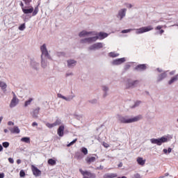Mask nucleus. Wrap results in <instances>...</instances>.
Wrapping results in <instances>:
<instances>
[{
    "mask_svg": "<svg viewBox=\"0 0 178 178\" xmlns=\"http://www.w3.org/2000/svg\"><path fill=\"white\" fill-rule=\"evenodd\" d=\"M161 29H162V26L159 25V26H157L155 28V30H161Z\"/></svg>",
    "mask_w": 178,
    "mask_h": 178,
    "instance_id": "55",
    "label": "nucleus"
},
{
    "mask_svg": "<svg viewBox=\"0 0 178 178\" xmlns=\"http://www.w3.org/2000/svg\"><path fill=\"white\" fill-rule=\"evenodd\" d=\"M8 126H14L15 125V122H12V121H9L8 122Z\"/></svg>",
    "mask_w": 178,
    "mask_h": 178,
    "instance_id": "53",
    "label": "nucleus"
},
{
    "mask_svg": "<svg viewBox=\"0 0 178 178\" xmlns=\"http://www.w3.org/2000/svg\"><path fill=\"white\" fill-rule=\"evenodd\" d=\"M31 66L35 70H38V67H40V63L35 62L34 59H31Z\"/></svg>",
    "mask_w": 178,
    "mask_h": 178,
    "instance_id": "17",
    "label": "nucleus"
},
{
    "mask_svg": "<svg viewBox=\"0 0 178 178\" xmlns=\"http://www.w3.org/2000/svg\"><path fill=\"white\" fill-rule=\"evenodd\" d=\"M22 12L24 13V15L33 13V12H34V8L33 6H25V8H23Z\"/></svg>",
    "mask_w": 178,
    "mask_h": 178,
    "instance_id": "11",
    "label": "nucleus"
},
{
    "mask_svg": "<svg viewBox=\"0 0 178 178\" xmlns=\"http://www.w3.org/2000/svg\"><path fill=\"white\" fill-rule=\"evenodd\" d=\"M32 126H33V127H34L35 126H38V123L34 122L32 123Z\"/></svg>",
    "mask_w": 178,
    "mask_h": 178,
    "instance_id": "58",
    "label": "nucleus"
},
{
    "mask_svg": "<svg viewBox=\"0 0 178 178\" xmlns=\"http://www.w3.org/2000/svg\"><path fill=\"white\" fill-rule=\"evenodd\" d=\"M131 178H143V176H141L140 173H136L132 176Z\"/></svg>",
    "mask_w": 178,
    "mask_h": 178,
    "instance_id": "42",
    "label": "nucleus"
},
{
    "mask_svg": "<svg viewBox=\"0 0 178 178\" xmlns=\"http://www.w3.org/2000/svg\"><path fill=\"white\" fill-rule=\"evenodd\" d=\"M90 34H92V32H88L86 31H82L79 33V37H84L86 35H88Z\"/></svg>",
    "mask_w": 178,
    "mask_h": 178,
    "instance_id": "25",
    "label": "nucleus"
},
{
    "mask_svg": "<svg viewBox=\"0 0 178 178\" xmlns=\"http://www.w3.org/2000/svg\"><path fill=\"white\" fill-rule=\"evenodd\" d=\"M47 127L49 129H52L53 127H55V124L54 123L51 124L49 122L46 124Z\"/></svg>",
    "mask_w": 178,
    "mask_h": 178,
    "instance_id": "41",
    "label": "nucleus"
},
{
    "mask_svg": "<svg viewBox=\"0 0 178 178\" xmlns=\"http://www.w3.org/2000/svg\"><path fill=\"white\" fill-rule=\"evenodd\" d=\"M163 152H164V154H168V149H163Z\"/></svg>",
    "mask_w": 178,
    "mask_h": 178,
    "instance_id": "64",
    "label": "nucleus"
},
{
    "mask_svg": "<svg viewBox=\"0 0 178 178\" xmlns=\"http://www.w3.org/2000/svg\"><path fill=\"white\" fill-rule=\"evenodd\" d=\"M9 145H10V143H9V142H3L2 143V147H3V148H8Z\"/></svg>",
    "mask_w": 178,
    "mask_h": 178,
    "instance_id": "38",
    "label": "nucleus"
},
{
    "mask_svg": "<svg viewBox=\"0 0 178 178\" xmlns=\"http://www.w3.org/2000/svg\"><path fill=\"white\" fill-rule=\"evenodd\" d=\"M8 162L10 163H15V161L12 158H8Z\"/></svg>",
    "mask_w": 178,
    "mask_h": 178,
    "instance_id": "52",
    "label": "nucleus"
},
{
    "mask_svg": "<svg viewBox=\"0 0 178 178\" xmlns=\"http://www.w3.org/2000/svg\"><path fill=\"white\" fill-rule=\"evenodd\" d=\"M77 142V139H74L73 140L72 142H70L67 147H71V145H73V144H76V143Z\"/></svg>",
    "mask_w": 178,
    "mask_h": 178,
    "instance_id": "44",
    "label": "nucleus"
},
{
    "mask_svg": "<svg viewBox=\"0 0 178 178\" xmlns=\"http://www.w3.org/2000/svg\"><path fill=\"white\" fill-rule=\"evenodd\" d=\"M102 89L104 92H107V91L109 90V88H108V86H102Z\"/></svg>",
    "mask_w": 178,
    "mask_h": 178,
    "instance_id": "48",
    "label": "nucleus"
},
{
    "mask_svg": "<svg viewBox=\"0 0 178 178\" xmlns=\"http://www.w3.org/2000/svg\"><path fill=\"white\" fill-rule=\"evenodd\" d=\"M57 56H66V53H65V51L57 52Z\"/></svg>",
    "mask_w": 178,
    "mask_h": 178,
    "instance_id": "39",
    "label": "nucleus"
},
{
    "mask_svg": "<svg viewBox=\"0 0 178 178\" xmlns=\"http://www.w3.org/2000/svg\"><path fill=\"white\" fill-rule=\"evenodd\" d=\"M81 44H86V42H88L89 44L91 42H94V39L92 37L90 38H86L85 39L81 40Z\"/></svg>",
    "mask_w": 178,
    "mask_h": 178,
    "instance_id": "22",
    "label": "nucleus"
},
{
    "mask_svg": "<svg viewBox=\"0 0 178 178\" xmlns=\"http://www.w3.org/2000/svg\"><path fill=\"white\" fill-rule=\"evenodd\" d=\"M95 161H97V158H95V156H88L86 159V162L88 165H91V163L95 162Z\"/></svg>",
    "mask_w": 178,
    "mask_h": 178,
    "instance_id": "19",
    "label": "nucleus"
},
{
    "mask_svg": "<svg viewBox=\"0 0 178 178\" xmlns=\"http://www.w3.org/2000/svg\"><path fill=\"white\" fill-rule=\"evenodd\" d=\"M22 143H26V144H30V137H23L21 138Z\"/></svg>",
    "mask_w": 178,
    "mask_h": 178,
    "instance_id": "30",
    "label": "nucleus"
},
{
    "mask_svg": "<svg viewBox=\"0 0 178 178\" xmlns=\"http://www.w3.org/2000/svg\"><path fill=\"white\" fill-rule=\"evenodd\" d=\"M152 30H154V27L151 25L143 26L136 29V34H143V33H148V31H151Z\"/></svg>",
    "mask_w": 178,
    "mask_h": 178,
    "instance_id": "4",
    "label": "nucleus"
},
{
    "mask_svg": "<svg viewBox=\"0 0 178 178\" xmlns=\"http://www.w3.org/2000/svg\"><path fill=\"white\" fill-rule=\"evenodd\" d=\"M40 51L42 52L41 54V66L42 67H43V69H45V67H47V61L44 59V58H47V59H52V57H51V55H49V53H48V49H47V44H43L41 47H40Z\"/></svg>",
    "mask_w": 178,
    "mask_h": 178,
    "instance_id": "1",
    "label": "nucleus"
},
{
    "mask_svg": "<svg viewBox=\"0 0 178 178\" xmlns=\"http://www.w3.org/2000/svg\"><path fill=\"white\" fill-rule=\"evenodd\" d=\"M33 98H29L28 100H26V102H25V103H24V107L25 108H27V106H29V105H31V102H33Z\"/></svg>",
    "mask_w": 178,
    "mask_h": 178,
    "instance_id": "31",
    "label": "nucleus"
},
{
    "mask_svg": "<svg viewBox=\"0 0 178 178\" xmlns=\"http://www.w3.org/2000/svg\"><path fill=\"white\" fill-rule=\"evenodd\" d=\"M108 56H110V58H118L119 54H116L115 51H111L108 54Z\"/></svg>",
    "mask_w": 178,
    "mask_h": 178,
    "instance_id": "32",
    "label": "nucleus"
},
{
    "mask_svg": "<svg viewBox=\"0 0 178 178\" xmlns=\"http://www.w3.org/2000/svg\"><path fill=\"white\" fill-rule=\"evenodd\" d=\"M37 13H38V6L33 8V11L32 12V16H36Z\"/></svg>",
    "mask_w": 178,
    "mask_h": 178,
    "instance_id": "34",
    "label": "nucleus"
},
{
    "mask_svg": "<svg viewBox=\"0 0 178 178\" xmlns=\"http://www.w3.org/2000/svg\"><path fill=\"white\" fill-rule=\"evenodd\" d=\"M0 87L3 91H6V87H8V85H6V83L3 81H0Z\"/></svg>",
    "mask_w": 178,
    "mask_h": 178,
    "instance_id": "28",
    "label": "nucleus"
},
{
    "mask_svg": "<svg viewBox=\"0 0 178 178\" xmlns=\"http://www.w3.org/2000/svg\"><path fill=\"white\" fill-rule=\"evenodd\" d=\"M141 104V101L137 100L135 102L134 105L131 107L132 108H137V106H140V104Z\"/></svg>",
    "mask_w": 178,
    "mask_h": 178,
    "instance_id": "35",
    "label": "nucleus"
},
{
    "mask_svg": "<svg viewBox=\"0 0 178 178\" xmlns=\"http://www.w3.org/2000/svg\"><path fill=\"white\" fill-rule=\"evenodd\" d=\"M31 169H32L33 176H35V177H38V176H41V170H40L38 168L35 167V165H31Z\"/></svg>",
    "mask_w": 178,
    "mask_h": 178,
    "instance_id": "12",
    "label": "nucleus"
},
{
    "mask_svg": "<svg viewBox=\"0 0 178 178\" xmlns=\"http://www.w3.org/2000/svg\"><path fill=\"white\" fill-rule=\"evenodd\" d=\"M81 151L83 155H87V154H88V149H87L86 147H82Z\"/></svg>",
    "mask_w": 178,
    "mask_h": 178,
    "instance_id": "36",
    "label": "nucleus"
},
{
    "mask_svg": "<svg viewBox=\"0 0 178 178\" xmlns=\"http://www.w3.org/2000/svg\"><path fill=\"white\" fill-rule=\"evenodd\" d=\"M124 62H126L125 58H117L113 60L112 65L113 66H118L119 65H122V63H124Z\"/></svg>",
    "mask_w": 178,
    "mask_h": 178,
    "instance_id": "10",
    "label": "nucleus"
},
{
    "mask_svg": "<svg viewBox=\"0 0 178 178\" xmlns=\"http://www.w3.org/2000/svg\"><path fill=\"white\" fill-rule=\"evenodd\" d=\"M25 5H26L27 6H30V3H31V2L33 1V0H22Z\"/></svg>",
    "mask_w": 178,
    "mask_h": 178,
    "instance_id": "43",
    "label": "nucleus"
},
{
    "mask_svg": "<svg viewBox=\"0 0 178 178\" xmlns=\"http://www.w3.org/2000/svg\"><path fill=\"white\" fill-rule=\"evenodd\" d=\"M130 67H131V65H130L129 64H126L124 65V70H129V69H130Z\"/></svg>",
    "mask_w": 178,
    "mask_h": 178,
    "instance_id": "47",
    "label": "nucleus"
},
{
    "mask_svg": "<svg viewBox=\"0 0 178 178\" xmlns=\"http://www.w3.org/2000/svg\"><path fill=\"white\" fill-rule=\"evenodd\" d=\"M3 177H5V173L0 172V178H3Z\"/></svg>",
    "mask_w": 178,
    "mask_h": 178,
    "instance_id": "56",
    "label": "nucleus"
},
{
    "mask_svg": "<svg viewBox=\"0 0 178 178\" xmlns=\"http://www.w3.org/2000/svg\"><path fill=\"white\" fill-rule=\"evenodd\" d=\"M80 173L83 175V178H96L97 175L94 172H91L90 171H83L82 169H79Z\"/></svg>",
    "mask_w": 178,
    "mask_h": 178,
    "instance_id": "5",
    "label": "nucleus"
},
{
    "mask_svg": "<svg viewBox=\"0 0 178 178\" xmlns=\"http://www.w3.org/2000/svg\"><path fill=\"white\" fill-rule=\"evenodd\" d=\"M19 176L20 177H24V176H26V172L23 170H21L19 172Z\"/></svg>",
    "mask_w": 178,
    "mask_h": 178,
    "instance_id": "45",
    "label": "nucleus"
},
{
    "mask_svg": "<svg viewBox=\"0 0 178 178\" xmlns=\"http://www.w3.org/2000/svg\"><path fill=\"white\" fill-rule=\"evenodd\" d=\"M106 37H108V33H105V32H99L97 35L96 36H93V41L94 42H95V41H97V40H104L105 38H106Z\"/></svg>",
    "mask_w": 178,
    "mask_h": 178,
    "instance_id": "7",
    "label": "nucleus"
},
{
    "mask_svg": "<svg viewBox=\"0 0 178 178\" xmlns=\"http://www.w3.org/2000/svg\"><path fill=\"white\" fill-rule=\"evenodd\" d=\"M166 77H168V74H166V72H164L159 74L157 78V83L162 81V80H163L164 79H166Z\"/></svg>",
    "mask_w": 178,
    "mask_h": 178,
    "instance_id": "16",
    "label": "nucleus"
},
{
    "mask_svg": "<svg viewBox=\"0 0 178 178\" xmlns=\"http://www.w3.org/2000/svg\"><path fill=\"white\" fill-rule=\"evenodd\" d=\"M17 104H19V99H17V98H16V95L14 94V96L10 102V108H15V106H16V105H17Z\"/></svg>",
    "mask_w": 178,
    "mask_h": 178,
    "instance_id": "14",
    "label": "nucleus"
},
{
    "mask_svg": "<svg viewBox=\"0 0 178 178\" xmlns=\"http://www.w3.org/2000/svg\"><path fill=\"white\" fill-rule=\"evenodd\" d=\"M118 121L120 123L122 124H129V123H134V122H138V120H141L143 119V116L138 115L133 118H127V116L123 117L121 115H118Z\"/></svg>",
    "mask_w": 178,
    "mask_h": 178,
    "instance_id": "2",
    "label": "nucleus"
},
{
    "mask_svg": "<svg viewBox=\"0 0 178 178\" xmlns=\"http://www.w3.org/2000/svg\"><path fill=\"white\" fill-rule=\"evenodd\" d=\"M2 151H3V147L0 144V152H2Z\"/></svg>",
    "mask_w": 178,
    "mask_h": 178,
    "instance_id": "62",
    "label": "nucleus"
},
{
    "mask_svg": "<svg viewBox=\"0 0 178 178\" xmlns=\"http://www.w3.org/2000/svg\"><path fill=\"white\" fill-rule=\"evenodd\" d=\"M104 170V166L102 165H100L96 168V170Z\"/></svg>",
    "mask_w": 178,
    "mask_h": 178,
    "instance_id": "50",
    "label": "nucleus"
},
{
    "mask_svg": "<svg viewBox=\"0 0 178 178\" xmlns=\"http://www.w3.org/2000/svg\"><path fill=\"white\" fill-rule=\"evenodd\" d=\"M67 67H69L70 69V68L74 67V66H76L77 61H76L74 60L70 59V60H67Z\"/></svg>",
    "mask_w": 178,
    "mask_h": 178,
    "instance_id": "18",
    "label": "nucleus"
},
{
    "mask_svg": "<svg viewBox=\"0 0 178 178\" xmlns=\"http://www.w3.org/2000/svg\"><path fill=\"white\" fill-rule=\"evenodd\" d=\"M127 11V9L122 8L118 11V14L117 15L118 19H120V20H123V18L126 17V12Z\"/></svg>",
    "mask_w": 178,
    "mask_h": 178,
    "instance_id": "9",
    "label": "nucleus"
},
{
    "mask_svg": "<svg viewBox=\"0 0 178 178\" xmlns=\"http://www.w3.org/2000/svg\"><path fill=\"white\" fill-rule=\"evenodd\" d=\"M54 127L56 126H60L62 124V120L58 118L56 120V121L54 122Z\"/></svg>",
    "mask_w": 178,
    "mask_h": 178,
    "instance_id": "33",
    "label": "nucleus"
},
{
    "mask_svg": "<svg viewBox=\"0 0 178 178\" xmlns=\"http://www.w3.org/2000/svg\"><path fill=\"white\" fill-rule=\"evenodd\" d=\"M137 162L138 165H140L141 166H144L145 165V160L143 159L142 157H138L137 159Z\"/></svg>",
    "mask_w": 178,
    "mask_h": 178,
    "instance_id": "26",
    "label": "nucleus"
},
{
    "mask_svg": "<svg viewBox=\"0 0 178 178\" xmlns=\"http://www.w3.org/2000/svg\"><path fill=\"white\" fill-rule=\"evenodd\" d=\"M58 97L63 98V99H65V101H67V98L65 96H63L62 95H58Z\"/></svg>",
    "mask_w": 178,
    "mask_h": 178,
    "instance_id": "54",
    "label": "nucleus"
},
{
    "mask_svg": "<svg viewBox=\"0 0 178 178\" xmlns=\"http://www.w3.org/2000/svg\"><path fill=\"white\" fill-rule=\"evenodd\" d=\"M175 73H176V71H171L170 72V76H173V74H175Z\"/></svg>",
    "mask_w": 178,
    "mask_h": 178,
    "instance_id": "60",
    "label": "nucleus"
},
{
    "mask_svg": "<svg viewBox=\"0 0 178 178\" xmlns=\"http://www.w3.org/2000/svg\"><path fill=\"white\" fill-rule=\"evenodd\" d=\"M104 48V44L102 42H97L92 44L89 48V51H94L95 49H101Z\"/></svg>",
    "mask_w": 178,
    "mask_h": 178,
    "instance_id": "8",
    "label": "nucleus"
},
{
    "mask_svg": "<svg viewBox=\"0 0 178 178\" xmlns=\"http://www.w3.org/2000/svg\"><path fill=\"white\" fill-rule=\"evenodd\" d=\"M118 177V174L116 173H106L103 176V178H115Z\"/></svg>",
    "mask_w": 178,
    "mask_h": 178,
    "instance_id": "23",
    "label": "nucleus"
},
{
    "mask_svg": "<svg viewBox=\"0 0 178 178\" xmlns=\"http://www.w3.org/2000/svg\"><path fill=\"white\" fill-rule=\"evenodd\" d=\"M66 77H69V76H73V72H71V73H67L65 74Z\"/></svg>",
    "mask_w": 178,
    "mask_h": 178,
    "instance_id": "57",
    "label": "nucleus"
},
{
    "mask_svg": "<svg viewBox=\"0 0 178 178\" xmlns=\"http://www.w3.org/2000/svg\"><path fill=\"white\" fill-rule=\"evenodd\" d=\"M17 165H20V163H22V160L17 159Z\"/></svg>",
    "mask_w": 178,
    "mask_h": 178,
    "instance_id": "61",
    "label": "nucleus"
},
{
    "mask_svg": "<svg viewBox=\"0 0 178 178\" xmlns=\"http://www.w3.org/2000/svg\"><path fill=\"white\" fill-rule=\"evenodd\" d=\"M88 102H90V104H97V102H98V100L97 99H93L92 100H89Z\"/></svg>",
    "mask_w": 178,
    "mask_h": 178,
    "instance_id": "46",
    "label": "nucleus"
},
{
    "mask_svg": "<svg viewBox=\"0 0 178 178\" xmlns=\"http://www.w3.org/2000/svg\"><path fill=\"white\" fill-rule=\"evenodd\" d=\"M167 151H168V154H170V152H172V148L168 147V149H167Z\"/></svg>",
    "mask_w": 178,
    "mask_h": 178,
    "instance_id": "59",
    "label": "nucleus"
},
{
    "mask_svg": "<svg viewBox=\"0 0 178 178\" xmlns=\"http://www.w3.org/2000/svg\"><path fill=\"white\" fill-rule=\"evenodd\" d=\"M178 80V74L173 77L171 78V79L168 81L169 86H171V84H173V83L177 81Z\"/></svg>",
    "mask_w": 178,
    "mask_h": 178,
    "instance_id": "24",
    "label": "nucleus"
},
{
    "mask_svg": "<svg viewBox=\"0 0 178 178\" xmlns=\"http://www.w3.org/2000/svg\"><path fill=\"white\" fill-rule=\"evenodd\" d=\"M26 29V24H22L19 26V30L23 31Z\"/></svg>",
    "mask_w": 178,
    "mask_h": 178,
    "instance_id": "40",
    "label": "nucleus"
},
{
    "mask_svg": "<svg viewBox=\"0 0 178 178\" xmlns=\"http://www.w3.org/2000/svg\"><path fill=\"white\" fill-rule=\"evenodd\" d=\"M19 6H21L22 10L26 8L24 7V3H23V1H20Z\"/></svg>",
    "mask_w": 178,
    "mask_h": 178,
    "instance_id": "49",
    "label": "nucleus"
},
{
    "mask_svg": "<svg viewBox=\"0 0 178 178\" xmlns=\"http://www.w3.org/2000/svg\"><path fill=\"white\" fill-rule=\"evenodd\" d=\"M40 108L38 107L35 109H33V113H32V116L34 119H37V118H38V115L40 114Z\"/></svg>",
    "mask_w": 178,
    "mask_h": 178,
    "instance_id": "20",
    "label": "nucleus"
},
{
    "mask_svg": "<svg viewBox=\"0 0 178 178\" xmlns=\"http://www.w3.org/2000/svg\"><path fill=\"white\" fill-rule=\"evenodd\" d=\"M140 83V80H135L131 81V79H127V88H134L136 86Z\"/></svg>",
    "mask_w": 178,
    "mask_h": 178,
    "instance_id": "6",
    "label": "nucleus"
},
{
    "mask_svg": "<svg viewBox=\"0 0 178 178\" xmlns=\"http://www.w3.org/2000/svg\"><path fill=\"white\" fill-rule=\"evenodd\" d=\"M9 130L13 134H19V133H20V129L18 127L16 126L13 128H9Z\"/></svg>",
    "mask_w": 178,
    "mask_h": 178,
    "instance_id": "21",
    "label": "nucleus"
},
{
    "mask_svg": "<svg viewBox=\"0 0 178 178\" xmlns=\"http://www.w3.org/2000/svg\"><path fill=\"white\" fill-rule=\"evenodd\" d=\"M47 163L50 166H55V165H56V161L54 160V159H49Z\"/></svg>",
    "mask_w": 178,
    "mask_h": 178,
    "instance_id": "29",
    "label": "nucleus"
},
{
    "mask_svg": "<svg viewBox=\"0 0 178 178\" xmlns=\"http://www.w3.org/2000/svg\"><path fill=\"white\" fill-rule=\"evenodd\" d=\"M168 139L166 137H161L159 138H152L150 139V142L152 144H156V145L161 146L163 143H168Z\"/></svg>",
    "mask_w": 178,
    "mask_h": 178,
    "instance_id": "3",
    "label": "nucleus"
},
{
    "mask_svg": "<svg viewBox=\"0 0 178 178\" xmlns=\"http://www.w3.org/2000/svg\"><path fill=\"white\" fill-rule=\"evenodd\" d=\"M134 70L144 72V70H147V64H139L134 67Z\"/></svg>",
    "mask_w": 178,
    "mask_h": 178,
    "instance_id": "13",
    "label": "nucleus"
},
{
    "mask_svg": "<svg viewBox=\"0 0 178 178\" xmlns=\"http://www.w3.org/2000/svg\"><path fill=\"white\" fill-rule=\"evenodd\" d=\"M103 146L105 147V148H108L109 147V145L105 142L103 143Z\"/></svg>",
    "mask_w": 178,
    "mask_h": 178,
    "instance_id": "51",
    "label": "nucleus"
},
{
    "mask_svg": "<svg viewBox=\"0 0 178 178\" xmlns=\"http://www.w3.org/2000/svg\"><path fill=\"white\" fill-rule=\"evenodd\" d=\"M75 158L77 159H83L84 158V155L80 152H77L75 153Z\"/></svg>",
    "mask_w": 178,
    "mask_h": 178,
    "instance_id": "27",
    "label": "nucleus"
},
{
    "mask_svg": "<svg viewBox=\"0 0 178 178\" xmlns=\"http://www.w3.org/2000/svg\"><path fill=\"white\" fill-rule=\"evenodd\" d=\"M133 30H136V29H124L121 31V33L122 34H126L127 33H130V31H133Z\"/></svg>",
    "mask_w": 178,
    "mask_h": 178,
    "instance_id": "37",
    "label": "nucleus"
},
{
    "mask_svg": "<svg viewBox=\"0 0 178 178\" xmlns=\"http://www.w3.org/2000/svg\"><path fill=\"white\" fill-rule=\"evenodd\" d=\"M65 131V125H60L58 129H57V134L59 137H63Z\"/></svg>",
    "mask_w": 178,
    "mask_h": 178,
    "instance_id": "15",
    "label": "nucleus"
},
{
    "mask_svg": "<svg viewBox=\"0 0 178 178\" xmlns=\"http://www.w3.org/2000/svg\"><path fill=\"white\" fill-rule=\"evenodd\" d=\"M156 70L159 73H162V70H161V68H157Z\"/></svg>",
    "mask_w": 178,
    "mask_h": 178,
    "instance_id": "63",
    "label": "nucleus"
}]
</instances>
